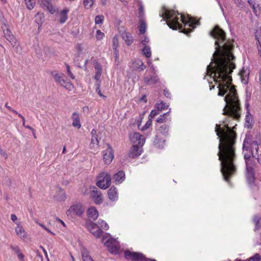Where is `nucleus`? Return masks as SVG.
Instances as JSON below:
<instances>
[{"label": "nucleus", "mask_w": 261, "mask_h": 261, "mask_svg": "<svg viewBox=\"0 0 261 261\" xmlns=\"http://www.w3.org/2000/svg\"><path fill=\"white\" fill-rule=\"evenodd\" d=\"M209 34L216 39V50L213 55L211 63L207 66V74L218 84L219 96H223L227 93L222 114L239 121L242 111L241 103L235 87L231 84V74L236 68L233 62L235 57L231 53L234 46L231 40L226 39V33L218 25H215Z\"/></svg>", "instance_id": "nucleus-1"}, {"label": "nucleus", "mask_w": 261, "mask_h": 261, "mask_svg": "<svg viewBox=\"0 0 261 261\" xmlns=\"http://www.w3.org/2000/svg\"><path fill=\"white\" fill-rule=\"evenodd\" d=\"M228 119L223 121L226 130L221 127V124H216L215 132L218 136L219 144L218 156L221 161V171L224 179L228 181L230 176L237 171L236 153V133L228 126Z\"/></svg>", "instance_id": "nucleus-2"}, {"label": "nucleus", "mask_w": 261, "mask_h": 261, "mask_svg": "<svg viewBox=\"0 0 261 261\" xmlns=\"http://www.w3.org/2000/svg\"><path fill=\"white\" fill-rule=\"evenodd\" d=\"M161 16L164 18V21L167 20V24L170 29L174 30L182 29V25L179 21V18L177 16L175 11L165 9Z\"/></svg>", "instance_id": "nucleus-3"}, {"label": "nucleus", "mask_w": 261, "mask_h": 261, "mask_svg": "<svg viewBox=\"0 0 261 261\" xmlns=\"http://www.w3.org/2000/svg\"><path fill=\"white\" fill-rule=\"evenodd\" d=\"M180 20L184 24L185 27L188 25L190 28V29H186L185 28L181 30V32L184 33L186 35H188L190 33L192 32L193 30L195 28L196 25H198L200 24L199 21H196L194 18L189 16L187 20L185 17L181 16L180 17Z\"/></svg>", "instance_id": "nucleus-4"}, {"label": "nucleus", "mask_w": 261, "mask_h": 261, "mask_svg": "<svg viewBox=\"0 0 261 261\" xmlns=\"http://www.w3.org/2000/svg\"><path fill=\"white\" fill-rule=\"evenodd\" d=\"M101 242L105 246L108 248V251L113 254H117L119 252V247L117 245L116 240L113 238H109L103 236L101 239Z\"/></svg>", "instance_id": "nucleus-5"}, {"label": "nucleus", "mask_w": 261, "mask_h": 261, "mask_svg": "<svg viewBox=\"0 0 261 261\" xmlns=\"http://www.w3.org/2000/svg\"><path fill=\"white\" fill-rule=\"evenodd\" d=\"M98 178L96 185L100 189H106L110 186L111 177L108 173L101 172Z\"/></svg>", "instance_id": "nucleus-6"}, {"label": "nucleus", "mask_w": 261, "mask_h": 261, "mask_svg": "<svg viewBox=\"0 0 261 261\" xmlns=\"http://www.w3.org/2000/svg\"><path fill=\"white\" fill-rule=\"evenodd\" d=\"M85 211L83 205L80 202H76L72 205L67 211L68 214H73L77 216H82Z\"/></svg>", "instance_id": "nucleus-7"}, {"label": "nucleus", "mask_w": 261, "mask_h": 261, "mask_svg": "<svg viewBox=\"0 0 261 261\" xmlns=\"http://www.w3.org/2000/svg\"><path fill=\"white\" fill-rule=\"evenodd\" d=\"M244 141L245 142V147L246 148H250L251 150H253L255 154L258 153V144L256 140H253L250 135H246Z\"/></svg>", "instance_id": "nucleus-8"}, {"label": "nucleus", "mask_w": 261, "mask_h": 261, "mask_svg": "<svg viewBox=\"0 0 261 261\" xmlns=\"http://www.w3.org/2000/svg\"><path fill=\"white\" fill-rule=\"evenodd\" d=\"M124 256L126 259L132 258L134 261H145L146 257L141 253L125 251Z\"/></svg>", "instance_id": "nucleus-9"}, {"label": "nucleus", "mask_w": 261, "mask_h": 261, "mask_svg": "<svg viewBox=\"0 0 261 261\" xmlns=\"http://www.w3.org/2000/svg\"><path fill=\"white\" fill-rule=\"evenodd\" d=\"M243 153L244 154L246 164H252V160L250 159L251 157L252 156L254 158L256 156V154H255L253 150H251L250 147L248 148L245 147L244 141L243 144Z\"/></svg>", "instance_id": "nucleus-10"}, {"label": "nucleus", "mask_w": 261, "mask_h": 261, "mask_svg": "<svg viewBox=\"0 0 261 261\" xmlns=\"http://www.w3.org/2000/svg\"><path fill=\"white\" fill-rule=\"evenodd\" d=\"M251 164H246V177L249 185L253 184L255 181L254 170Z\"/></svg>", "instance_id": "nucleus-11"}, {"label": "nucleus", "mask_w": 261, "mask_h": 261, "mask_svg": "<svg viewBox=\"0 0 261 261\" xmlns=\"http://www.w3.org/2000/svg\"><path fill=\"white\" fill-rule=\"evenodd\" d=\"M129 139L133 143H136V145L139 146H142L145 141V138L142 135L138 133H133L129 135Z\"/></svg>", "instance_id": "nucleus-12"}, {"label": "nucleus", "mask_w": 261, "mask_h": 261, "mask_svg": "<svg viewBox=\"0 0 261 261\" xmlns=\"http://www.w3.org/2000/svg\"><path fill=\"white\" fill-rule=\"evenodd\" d=\"M103 160L106 164H110L113 158H114V153L113 150L111 147L108 144V148L103 151Z\"/></svg>", "instance_id": "nucleus-13"}, {"label": "nucleus", "mask_w": 261, "mask_h": 261, "mask_svg": "<svg viewBox=\"0 0 261 261\" xmlns=\"http://www.w3.org/2000/svg\"><path fill=\"white\" fill-rule=\"evenodd\" d=\"M4 36L6 39L10 43H15V38L8 28V25L4 23L2 26Z\"/></svg>", "instance_id": "nucleus-14"}, {"label": "nucleus", "mask_w": 261, "mask_h": 261, "mask_svg": "<svg viewBox=\"0 0 261 261\" xmlns=\"http://www.w3.org/2000/svg\"><path fill=\"white\" fill-rule=\"evenodd\" d=\"M91 197L92 198L94 203L99 204L102 202V194L97 188L94 187L91 192Z\"/></svg>", "instance_id": "nucleus-15"}, {"label": "nucleus", "mask_w": 261, "mask_h": 261, "mask_svg": "<svg viewBox=\"0 0 261 261\" xmlns=\"http://www.w3.org/2000/svg\"><path fill=\"white\" fill-rule=\"evenodd\" d=\"M142 152L141 146H139L138 145H134L130 149L128 156L133 159L137 158L141 155Z\"/></svg>", "instance_id": "nucleus-16"}, {"label": "nucleus", "mask_w": 261, "mask_h": 261, "mask_svg": "<svg viewBox=\"0 0 261 261\" xmlns=\"http://www.w3.org/2000/svg\"><path fill=\"white\" fill-rule=\"evenodd\" d=\"M125 179V174L123 171H119L117 173H115L113 176L114 181L116 184H121Z\"/></svg>", "instance_id": "nucleus-17"}, {"label": "nucleus", "mask_w": 261, "mask_h": 261, "mask_svg": "<svg viewBox=\"0 0 261 261\" xmlns=\"http://www.w3.org/2000/svg\"><path fill=\"white\" fill-rule=\"evenodd\" d=\"M144 83L147 85H153L159 82V78L156 75L152 76H146L144 79Z\"/></svg>", "instance_id": "nucleus-18"}, {"label": "nucleus", "mask_w": 261, "mask_h": 261, "mask_svg": "<svg viewBox=\"0 0 261 261\" xmlns=\"http://www.w3.org/2000/svg\"><path fill=\"white\" fill-rule=\"evenodd\" d=\"M108 194L110 199L113 201L117 200L118 199V192L117 189L114 187H111L108 192Z\"/></svg>", "instance_id": "nucleus-19"}, {"label": "nucleus", "mask_w": 261, "mask_h": 261, "mask_svg": "<svg viewBox=\"0 0 261 261\" xmlns=\"http://www.w3.org/2000/svg\"><path fill=\"white\" fill-rule=\"evenodd\" d=\"M71 118L72 119V126L77 128H80L81 127V124L80 122V119L79 117V115L76 113L74 112L71 116Z\"/></svg>", "instance_id": "nucleus-20"}, {"label": "nucleus", "mask_w": 261, "mask_h": 261, "mask_svg": "<svg viewBox=\"0 0 261 261\" xmlns=\"http://www.w3.org/2000/svg\"><path fill=\"white\" fill-rule=\"evenodd\" d=\"M87 215L89 218L96 220L98 217V212L94 207H91L88 209Z\"/></svg>", "instance_id": "nucleus-21"}, {"label": "nucleus", "mask_w": 261, "mask_h": 261, "mask_svg": "<svg viewBox=\"0 0 261 261\" xmlns=\"http://www.w3.org/2000/svg\"><path fill=\"white\" fill-rule=\"evenodd\" d=\"M121 36L123 39L128 45H130L133 43L134 38L130 33L124 32L122 34Z\"/></svg>", "instance_id": "nucleus-22"}, {"label": "nucleus", "mask_w": 261, "mask_h": 261, "mask_svg": "<svg viewBox=\"0 0 261 261\" xmlns=\"http://www.w3.org/2000/svg\"><path fill=\"white\" fill-rule=\"evenodd\" d=\"M69 12V10L68 8H65L62 10L60 13V18L59 20V22L61 23H65L67 20L68 17V13Z\"/></svg>", "instance_id": "nucleus-23"}, {"label": "nucleus", "mask_w": 261, "mask_h": 261, "mask_svg": "<svg viewBox=\"0 0 261 261\" xmlns=\"http://www.w3.org/2000/svg\"><path fill=\"white\" fill-rule=\"evenodd\" d=\"M91 134L92 135V137L90 145H92L93 147H94V145H98L99 144V140L98 139L97 130L95 129H93L91 131Z\"/></svg>", "instance_id": "nucleus-24"}, {"label": "nucleus", "mask_w": 261, "mask_h": 261, "mask_svg": "<svg viewBox=\"0 0 261 261\" xmlns=\"http://www.w3.org/2000/svg\"><path fill=\"white\" fill-rule=\"evenodd\" d=\"M154 146L158 148H163L165 144V140H163L158 136H156L153 142Z\"/></svg>", "instance_id": "nucleus-25"}, {"label": "nucleus", "mask_w": 261, "mask_h": 261, "mask_svg": "<svg viewBox=\"0 0 261 261\" xmlns=\"http://www.w3.org/2000/svg\"><path fill=\"white\" fill-rule=\"evenodd\" d=\"M15 232L17 236L20 238L22 239H25L27 238V233L25 232L21 225L17 224V226L15 228Z\"/></svg>", "instance_id": "nucleus-26"}, {"label": "nucleus", "mask_w": 261, "mask_h": 261, "mask_svg": "<svg viewBox=\"0 0 261 261\" xmlns=\"http://www.w3.org/2000/svg\"><path fill=\"white\" fill-rule=\"evenodd\" d=\"M81 253L83 261H93L86 248L83 247L82 248Z\"/></svg>", "instance_id": "nucleus-27"}, {"label": "nucleus", "mask_w": 261, "mask_h": 261, "mask_svg": "<svg viewBox=\"0 0 261 261\" xmlns=\"http://www.w3.org/2000/svg\"><path fill=\"white\" fill-rule=\"evenodd\" d=\"M133 64L136 70L143 71L146 68V66L144 65L143 62L141 60H137L135 61L133 63Z\"/></svg>", "instance_id": "nucleus-28"}, {"label": "nucleus", "mask_w": 261, "mask_h": 261, "mask_svg": "<svg viewBox=\"0 0 261 261\" xmlns=\"http://www.w3.org/2000/svg\"><path fill=\"white\" fill-rule=\"evenodd\" d=\"M252 121V117L250 112H246L245 116V126L248 128L251 127V123Z\"/></svg>", "instance_id": "nucleus-29"}, {"label": "nucleus", "mask_w": 261, "mask_h": 261, "mask_svg": "<svg viewBox=\"0 0 261 261\" xmlns=\"http://www.w3.org/2000/svg\"><path fill=\"white\" fill-rule=\"evenodd\" d=\"M170 126L169 125L164 124L161 125L159 128V132L165 136L168 135V132Z\"/></svg>", "instance_id": "nucleus-30"}, {"label": "nucleus", "mask_w": 261, "mask_h": 261, "mask_svg": "<svg viewBox=\"0 0 261 261\" xmlns=\"http://www.w3.org/2000/svg\"><path fill=\"white\" fill-rule=\"evenodd\" d=\"M50 74L53 76L56 82L59 84L61 82V81L63 79V74L61 73H59L56 71H52L50 72Z\"/></svg>", "instance_id": "nucleus-31"}, {"label": "nucleus", "mask_w": 261, "mask_h": 261, "mask_svg": "<svg viewBox=\"0 0 261 261\" xmlns=\"http://www.w3.org/2000/svg\"><path fill=\"white\" fill-rule=\"evenodd\" d=\"M59 84L69 90H71L73 88V85L70 82L66 81L64 79L61 81Z\"/></svg>", "instance_id": "nucleus-32"}, {"label": "nucleus", "mask_w": 261, "mask_h": 261, "mask_svg": "<svg viewBox=\"0 0 261 261\" xmlns=\"http://www.w3.org/2000/svg\"><path fill=\"white\" fill-rule=\"evenodd\" d=\"M138 2L139 6V17L140 18V20H142L145 15L144 6L141 1L138 0Z\"/></svg>", "instance_id": "nucleus-33"}, {"label": "nucleus", "mask_w": 261, "mask_h": 261, "mask_svg": "<svg viewBox=\"0 0 261 261\" xmlns=\"http://www.w3.org/2000/svg\"><path fill=\"white\" fill-rule=\"evenodd\" d=\"M240 75L242 82L245 84H247L248 82L249 73L243 70L241 72Z\"/></svg>", "instance_id": "nucleus-34"}, {"label": "nucleus", "mask_w": 261, "mask_h": 261, "mask_svg": "<svg viewBox=\"0 0 261 261\" xmlns=\"http://www.w3.org/2000/svg\"><path fill=\"white\" fill-rule=\"evenodd\" d=\"M142 52L146 58H148L151 57V51L149 46L145 45L142 49Z\"/></svg>", "instance_id": "nucleus-35"}, {"label": "nucleus", "mask_w": 261, "mask_h": 261, "mask_svg": "<svg viewBox=\"0 0 261 261\" xmlns=\"http://www.w3.org/2000/svg\"><path fill=\"white\" fill-rule=\"evenodd\" d=\"M169 113H170V111H169L167 113H164L162 115H160V117H158V119H156V122H158L159 123H164V122H166L167 120V119L166 118V116L167 115H169Z\"/></svg>", "instance_id": "nucleus-36"}, {"label": "nucleus", "mask_w": 261, "mask_h": 261, "mask_svg": "<svg viewBox=\"0 0 261 261\" xmlns=\"http://www.w3.org/2000/svg\"><path fill=\"white\" fill-rule=\"evenodd\" d=\"M91 233L96 238H99L102 236V234L103 233V232L102 229L98 226L96 229L92 231Z\"/></svg>", "instance_id": "nucleus-37"}, {"label": "nucleus", "mask_w": 261, "mask_h": 261, "mask_svg": "<svg viewBox=\"0 0 261 261\" xmlns=\"http://www.w3.org/2000/svg\"><path fill=\"white\" fill-rule=\"evenodd\" d=\"M57 198L59 201H65L66 199L65 192L60 189L59 193L57 195Z\"/></svg>", "instance_id": "nucleus-38"}, {"label": "nucleus", "mask_w": 261, "mask_h": 261, "mask_svg": "<svg viewBox=\"0 0 261 261\" xmlns=\"http://www.w3.org/2000/svg\"><path fill=\"white\" fill-rule=\"evenodd\" d=\"M24 2L29 10L33 9L36 4V0H24Z\"/></svg>", "instance_id": "nucleus-39"}, {"label": "nucleus", "mask_w": 261, "mask_h": 261, "mask_svg": "<svg viewBox=\"0 0 261 261\" xmlns=\"http://www.w3.org/2000/svg\"><path fill=\"white\" fill-rule=\"evenodd\" d=\"M139 32L141 34H145L146 29L145 22L142 20H140Z\"/></svg>", "instance_id": "nucleus-40"}, {"label": "nucleus", "mask_w": 261, "mask_h": 261, "mask_svg": "<svg viewBox=\"0 0 261 261\" xmlns=\"http://www.w3.org/2000/svg\"><path fill=\"white\" fill-rule=\"evenodd\" d=\"M168 107V106L163 101H161L160 103H158L155 105V108L158 111H161L163 110L166 109Z\"/></svg>", "instance_id": "nucleus-41"}, {"label": "nucleus", "mask_w": 261, "mask_h": 261, "mask_svg": "<svg viewBox=\"0 0 261 261\" xmlns=\"http://www.w3.org/2000/svg\"><path fill=\"white\" fill-rule=\"evenodd\" d=\"M260 217L257 215H255L253 217V221L254 223L255 224V230H258L259 229L260 226H259V221H260Z\"/></svg>", "instance_id": "nucleus-42"}, {"label": "nucleus", "mask_w": 261, "mask_h": 261, "mask_svg": "<svg viewBox=\"0 0 261 261\" xmlns=\"http://www.w3.org/2000/svg\"><path fill=\"white\" fill-rule=\"evenodd\" d=\"M248 3L250 5V6L251 7L255 15H257L256 8L258 7V5H256L254 0H249V1H248Z\"/></svg>", "instance_id": "nucleus-43"}, {"label": "nucleus", "mask_w": 261, "mask_h": 261, "mask_svg": "<svg viewBox=\"0 0 261 261\" xmlns=\"http://www.w3.org/2000/svg\"><path fill=\"white\" fill-rule=\"evenodd\" d=\"M98 227V226L94 223L91 222L87 223V227L91 232L96 229Z\"/></svg>", "instance_id": "nucleus-44"}, {"label": "nucleus", "mask_w": 261, "mask_h": 261, "mask_svg": "<svg viewBox=\"0 0 261 261\" xmlns=\"http://www.w3.org/2000/svg\"><path fill=\"white\" fill-rule=\"evenodd\" d=\"M245 261H261V255L258 253H255L253 256L248 258Z\"/></svg>", "instance_id": "nucleus-45"}, {"label": "nucleus", "mask_w": 261, "mask_h": 261, "mask_svg": "<svg viewBox=\"0 0 261 261\" xmlns=\"http://www.w3.org/2000/svg\"><path fill=\"white\" fill-rule=\"evenodd\" d=\"M83 4L85 8L90 9L93 5V0H84Z\"/></svg>", "instance_id": "nucleus-46"}, {"label": "nucleus", "mask_w": 261, "mask_h": 261, "mask_svg": "<svg viewBox=\"0 0 261 261\" xmlns=\"http://www.w3.org/2000/svg\"><path fill=\"white\" fill-rule=\"evenodd\" d=\"M94 68L95 70V73L102 74V67L98 62H96L95 63Z\"/></svg>", "instance_id": "nucleus-47"}, {"label": "nucleus", "mask_w": 261, "mask_h": 261, "mask_svg": "<svg viewBox=\"0 0 261 261\" xmlns=\"http://www.w3.org/2000/svg\"><path fill=\"white\" fill-rule=\"evenodd\" d=\"M119 43L117 36H115L113 39V48L115 50L116 54L117 51V48L118 47Z\"/></svg>", "instance_id": "nucleus-48"}, {"label": "nucleus", "mask_w": 261, "mask_h": 261, "mask_svg": "<svg viewBox=\"0 0 261 261\" xmlns=\"http://www.w3.org/2000/svg\"><path fill=\"white\" fill-rule=\"evenodd\" d=\"M104 16L102 15H97L95 18V24H101L103 23Z\"/></svg>", "instance_id": "nucleus-49"}, {"label": "nucleus", "mask_w": 261, "mask_h": 261, "mask_svg": "<svg viewBox=\"0 0 261 261\" xmlns=\"http://www.w3.org/2000/svg\"><path fill=\"white\" fill-rule=\"evenodd\" d=\"M99 224L100 226L105 230H107L109 228V226L108 223L103 220H101L100 222H99Z\"/></svg>", "instance_id": "nucleus-50"}, {"label": "nucleus", "mask_w": 261, "mask_h": 261, "mask_svg": "<svg viewBox=\"0 0 261 261\" xmlns=\"http://www.w3.org/2000/svg\"><path fill=\"white\" fill-rule=\"evenodd\" d=\"M255 39L257 41L256 44H257V47L258 49V55L261 57V42L259 40V38L257 36H255Z\"/></svg>", "instance_id": "nucleus-51"}, {"label": "nucleus", "mask_w": 261, "mask_h": 261, "mask_svg": "<svg viewBox=\"0 0 261 261\" xmlns=\"http://www.w3.org/2000/svg\"><path fill=\"white\" fill-rule=\"evenodd\" d=\"M152 124V120L151 118H149L147 121L146 122L145 124L142 127V130H144L148 128Z\"/></svg>", "instance_id": "nucleus-52"}, {"label": "nucleus", "mask_w": 261, "mask_h": 261, "mask_svg": "<svg viewBox=\"0 0 261 261\" xmlns=\"http://www.w3.org/2000/svg\"><path fill=\"white\" fill-rule=\"evenodd\" d=\"M10 248L12 249V250L16 254L18 253L19 252H20V250L18 246H15L13 245H10Z\"/></svg>", "instance_id": "nucleus-53"}, {"label": "nucleus", "mask_w": 261, "mask_h": 261, "mask_svg": "<svg viewBox=\"0 0 261 261\" xmlns=\"http://www.w3.org/2000/svg\"><path fill=\"white\" fill-rule=\"evenodd\" d=\"M66 67L67 72V74H68V76H70L72 79H74L75 76L73 75V74L71 72V71H70V66H69V65L66 64Z\"/></svg>", "instance_id": "nucleus-54"}, {"label": "nucleus", "mask_w": 261, "mask_h": 261, "mask_svg": "<svg viewBox=\"0 0 261 261\" xmlns=\"http://www.w3.org/2000/svg\"><path fill=\"white\" fill-rule=\"evenodd\" d=\"M104 33L101 32L100 30H97L96 32V37L98 40H101L104 37Z\"/></svg>", "instance_id": "nucleus-55"}, {"label": "nucleus", "mask_w": 261, "mask_h": 261, "mask_svg": "<svg viewBox=\"0 0 261 261\" xmlns=\"http://www.w3.org/2000/svg\"><path fill=\"white\" fill-rule=\"evenodd\" d=\"M50 2L49 0H42L41 3V7L44 9H45L47 7V6L49 5Z\"/></svg>", "instance_id": "nucleus-56"}, {"label": "nucleus", "mask_w": 261, "mask_h": 261, "mask_svg": "<svg viewBox=\"0 0 261 261\" xmlns=\"http://www.w3.org/2000/svg\"><path fill=\"white\" fill-rule=\"evenodd\" d=\"M48 11H49L51 14H53L55 10L53 7V6L52 5L51 3H50L49 5L47 6V7L46 9Z\"/></svg>", "instance_id": "nucleus-57"}, {"label": "nucleus", "mask_w": 261, "mask_h": 261, "mask_svg": "<svg viewBox=\"0 0 261 261\" xmlns=\"http://www.w3.org/2000/svg\"><path fill=\"white\" fill-rule=\"evenodd\" d=\"M159 114V111L158 110H152L150 113L149 117L153 118L154 116H155L157 114Z\"/></svg>", "instance_id": "nucleus-58"}, {"label": "nucleus", "mask_w": 261, "mask_h": 261, "mask_svg": "<svg viewBox=\"0 0 261 261\" xmlns=\"http://www.w3.org/2000/svg\"><path fill=\"white\" fill-rule=\"evenodd\" d=\"M235 3L240 8H243L244 2L242 0H235Z\"/></svg>", "instance_id": "nucleus-59"}, {"label": "nucleus", "mask_w": 261, "mask_h": 261, "mask_svg": "<svg viewBox=\"0 0 261 261\" xmlns=\"http://www.w3.org/2000/svg\"><path fill=\"white\" fill-rule=\"evenodd\" d=\"M0 155H1L3 157L7 159L8 158L7 153L0 146Z\"/></svg>", "instance_id": "nucleus-60"}, {"label": "nucleus", "mask_w": 261, "mask_h": 261, "mask_svg": "<svg viewBox=\"0 0 261 261\" xmlns=\"http://www.w3.org/2000/svg\"><path fill=\"white\" fill-rule=\"evenodd\" d=\"M164 94L167 98H171V94H170V92L169 91V90L166 89L164 90Z\"/></svg>", "instance_id": "nucleus-61"}, {"label": "nucleus", "mask_w": 261, "mask_h": 261, "mask_svg": "<svg viewBox=\"0 0 261 261\" xmlns=\"http://www.w3.org/2000/svg\"><path fill=\"white\" fill-rule=\"evenodd\" d=\"M5 107L11 112L14 113V114H17V112L16 111H15V110H14L13 109H12L11 107L9 106L8 105V102H6V104H5Z\"/></svg>", "instance_id": "nucleus-62"}, {"label": "nucleus", "mask_w": 261, "mask_h": 261, "mask_svg": "<svg viewBox=\"0 0 261 261\" xmlns=\"http://www.w3.org/2000/svg\"><path fill=\"white\" fill-rule=\"evenodd\" d=\"M17 255V257L18 259L21 261H24V255L19 252L18 253L16 254Z\"/></svg>", "instance_id": "nucleus-63"}, {"label": "nucleus", "mask_w": 261, "mask_h": 261, "mask_svg": "<svg viewBox=\"0 0 261 261\" xmlns=\"http://www.w3.org/2000/svg\"><path fill=\"white\" fill-rule=\"evenodd\" d=\"M256 160H257V162L261 166V154H259L258 153L256 154V157H254Z\"/></svg>", "instance_id": "nucleus-64"}]
</instances>
